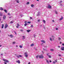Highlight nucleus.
Masks as SVG:
<instances>
[{
	"label": "nucleus",
	"instance_id": "e433bc0d",
	"mask_svg": "<svg viewBox=\"0 0 64 64\" xmlns=\"http://www.w3.org/2000/svg\"><path fill=\"white\" fill-rule=\"evenodd\" d=\"M55 13L56 14H57V12L56 11H55Z\"/></svg>",
	"mask_w": 64,
	"mask_h": 64
},
{
	"label": "nucleus",
	"instance_id": "20e7f679",
	"mask_svg": "<svg viewBox=\"0 0 64 64\" xmlns=\"http://www.w3.org/2000/svg\"><path fill=\"white\" fill-rule=\"evenodd\" d=\"M24 55L25 56V57H26V58H27L28 57V54H27L26 52H25L24 53Z\"/></svg>",
	"mask_w": 64,
	"mask_h": 64
},
{
	"label": "nucleus",
	"instance_id": "423d86ee",
	"mask_svg": "<svg viewBox=\"0 0 64 64\" xmlns=\"http://www.w3.org/2000/svg\"><path fill=\"white\" fill-rule=\"evenodd\" d=\"M57 62V60H55V61H54L52 62V63L53 64H55L56 62Z\"/></svg>",
	"mask_w": 64,
	"mask_h": 64
},
{
	"label": "nucleus",
	"instance_id": "4be33fe9",
	"mask_svg": "<svg viewBox=\"0 0 64 64\" xmlns=\"http://www.w3.org/2000/svg\"><path fill=\"white\" fill-rule=\"evenodd\" d=\"M51 51L53 52L54 51V49H51L50 50Z\"/></svg>",
	"mask_w": 64,
	"mask_h": 64
},
{
	"label": "nucleus",
	"instance_id": "79ce46f5",
	"mask_svg": "<svg viewBox=\"0 0 64 64\" xmlns=\"http://www.w3.org/2000/svg\"><path fill=\"white\" fill-rule=\"evenodd\" d=\"M17 57V58H18L20 57L19 56H18Z\"/></svg>",
	"mask_w": 64,
	"mask_h": 64
},
{
	"label": "nucleus",
	"instance_id": "58836bf2",
	"mask_svg": "<svg viewBox=\"0 0 64 64\" xmlns=\"http://www.w3.org/2000/svg\"><path fill=\"white\" fill-rule=\"evenodd\" d=\"M31 27H33V25H31Z\"/></svg>",
	"mask_w": 64,
	"mask_h": 64
},
{
	"label": "nucleus",
	"instance_id": "09e8293b",
	"mask_svg": "<svg viewBox=\"0 0 64 64\" xmlns=\"http://www.w3.org/2000/svg\"><path fill=\"white\" fill-rule=\"evenodd\" d=\"M8 15H10V13H9L8 14Z\"/></svg>",
	"mask_w": 64,
	"mask_h": 64
},
{
	"label": "nucleus",
	"instance_id": "72a5a7b5",
	"mask_svg": "<svg viewBox=\"0 0 64 64\" xmlns=\"http://www.w3.org/2000/svg\"><path fill=\"white\" fill-rule=\"evenodd\" d=\"M40 19H39V20H38V22H40Z\"/></svg>",
	"mask_w": 64,
	"mask_h": 64
},
{
	"label": "nucleus",
	"instance_id": "0eeeda50",
	"mask_svg": "<svg viewBox=\"0 0 64 64\" xmlns=\"http://www.w3.org/2000/svg\"><path fill=\"white\" fill-rule=\"evenodd\" d=\"M40 15V12H38V14H37V16H39Z\"/></svg>",
	"mask_w": 64,
	"mask_h": 64
},
{
	"label": "nucleus",
	"instance_id": "9d476101",
	"mask_svg": "<svg viewBox=\"0 0 64 64\" xmlns=\"http://www.w3.org/2000/svg\"><path fill=\"white\" fill-rule=\"evenodd\" d=\"M61 50L63 51L64 50V47H62Z\"/></svg>",
	"mask_w": 64,
	"mask_h": 64
},
{
	"label": "nucleus",
	"instance_id": "393cba45",
	"mask_svg": "<svg viewBox=\"0 0 64 64\" xmlns=\"http://www.w3.org/2000/svg\"><path fill=\"white\" fill-rule=\"evenodd\" d=\"M42 21L44 23H45V20H43Z\"/></svg>",
	"mask_w": 64,
	"mask_h": 64
},
{
	"label": "nucleus",
	"instance_id": "39448f33",
	"mask_svg": "<svg viewBox=\"0 0 64 64\" xmlns=\"http://www.w3.org/2000/svg\"><path fill=\"white\" fill-rule=\"evenodd\" d=\"M8 36H9V37H11V38H13V35H12V34H10V35H8Z\"/></svg>",
	"mask_w": 64,
	"mask_h": 64
},
{
	"label": "nucleus",
	"instance_id": "de8ad7c7",
	"mask_svg": "<svg viewBox=\"0 0 64 64\" xmlns=\"http://www.w3.org/2000/svg\"><path fill=\"white\" fill-rule=\"evenodd\" d=\"M14 33L16 35H17V34H16V32H14Z\"/></svg>",
	"mask_w": 64,
	"mask_h": 64
},
{
	"label": "nucleus",
	"instance_id": "680f3d73",
	"mask_svg": "<svg viewBox=\"0 0 64 64\" xmlns=\"http://www.w3.org/2000/svg\"><path fill=\"white\" fill-rule=\"evenodd\" d=\"M2 46V45H0V47H1Z\"/></svg>",
	"mask_w": 64,
	"mask_h": 64
},
{
	"label": "nucleus",
	"instance_id": "ea45409f",
	"mask_svg": "<svg viewBox=\"0 0 64 64\" xmlns=\"http://www.w3.org/2000/svg\"><path fill=\"white\" fill-rule=\"evenodd\" d=\"M15 42H13L12 44H15Z\"/></svg>",
	"mask_w": 64,
	"mask_h": 64
},
{
	"label": "nucleus",
	"instance_id": "f8f14e48",
	"mask_svg": "<svg viewBox=\"0 0 64 64\" xmlns=\"http://www.w3.org/2000/svg\"><path fill=\"white\" fill-rule=\"evenodd\" d=\"M41 42H42L44 43H45V41L44 40H41Z\"/></svg>",
	"mask_w": 64,
	"mask_h": 64
},
{
	"label": "nucleus",
	"instance_id": "e2e57ef3",
	"mask_svg": "<svg viewBox=\"0 0 64 64\" xmlns=\"http://www.w3.org/2000/svg\"><path fill=\"white\" fill-rule=\"evenodd\" d=\"M40 27H42V25H40Z\"/></svg>",
	"mask_w": 64,
	"mask_h": 64
},
{
	"label": "nucleus",
	"instance_id": "c03bdc74",
	"mask_svg": "<svg viewBox=\"0 0 64 64\" xmlns=\"http://www.w3.org/2000/svg\"><path fill=\"white\" fill-rule=\"evenodd\" d=\"M58 56H61V55H60V54H58Z\"/></svg>",
	"mask_w": 64,
	"mask_h": 64
},
{
	"label": "nucleus",
	"instance_id": "49530a36",
	"mask_svg": "<svg viewBox=\"0 0 64 64\" xmlns=\"http://www.w3.org/2000/svg\"><path fill=\"white\" fill-rule=\"evenodd\" d=\"M27 21H25V22H24L25 23H27Z\"/></svg>",
	"mask_w": 64,
	"mask_h": 64
},
{
	"label": "nucleus",
	"instance_id": "8fccbe9b",
	"mask_svg": "<svg viewBox=\"0 0 64 64\" xmlns=\"http://www.w3.org/2000/svg\"><path fill=\"white\" fill-rule=\"evenodd\" d=\"M56 30H58V28H56Z\"/></svg>",
	"mask_w": 64,
	"mask_h": 64
},
{
	"label": "nucleus",
	"instance_id": "603ef678",
	"mask_svg": "<svg viewBox=\"0 0 64 64\" xmlns=\"http://www.w3.org/2000/svg\"><path fill=\"white\" fill-rule=\"evenodd\" d=\"M58 48H60V46H58Z\"/></svg>",
	"mask_w": 64,
	"mask_h": 64
},
{
	"label": "nucleus",
	"instance_id": "ddd939ff",
	"mask_svg": "<svg viewBox=\"0 0 64 64\" xmlns=\"http://www.w3.org/2000/svg\"><path fill=\"white\" fill-rule=\"evenodd\" d=\"M48 8H50V9H51V6L49 5H48Z\"/></svg>",
	"mask_w": 64,
	"mask_h": 64
},
{
	"label": "nucleus",
	"instance_id": "f257e3e1",
	"mask_svg": "<svg viewBox=\"0 0 64 64\" xmlns=\"http://www.w3.org/2000/svg\"><path fill=\"white\" fill-rule=\"evenodd\" d=\"M39 58L40 59H41V58H44V57L43 55H40L39 56V55H38L36 56V58Z\"/></svg>",
	"mask_w": 64,
	"mask_h": 64
},
{
	"label": "nucleus",
	"instance_id": "f3484780",
	"mask_svg": "<svg viewBox=\"0 0 64 64\" xmlns=\"http://www.w3.org/2000/svg\"><path fill=\"white\" fill-rule=\"evenodd\" d=\"M18 63H20V62L19 60H18V61H16Z\"/></svg>",
	"mask_w": 64,
	"mask_h": 64
},
{
	"label": "nucleus",
	"instance_id": "4468645a",
	"mask_svg": "<svg viewBox=\"0 0 64 64\" xmlns=\"http://www.w3.org/2000/svg\"><path fill=\"white\" fill-rule=\"evenodd\" d=\"M62 18H60V21L61 20H62L63 19V16H62L61 17Z\"/></svg>",
	"mask_w": 64,
	"mask_h": 64
},
{
	"label": "nucleus",
	"instance_id": "a211bd4d",
	"mask_svg": "<svg viewBox=\"0 0 64 64\" xmlns=\"http://www.w3.org/2000/svg\"><path fill=\"white\" fill-rule=\"evenodd\" d=\"M28 24H27V23H25L24 24V26H25V27H26V26Z\"/></svg>",
	"mask_w": 64,
	"mask_h": 64
},
{
	"label": "nucleus",
	"instance_id": "c9c22d12",
	"mask_svg": "<svg viewBox=\"0 0 64 64\" xmlns=\"http://www.w3.org/2000/svg\"><path fill=\"white\" fill-rule=\"evenodd\" d=\"M62 1H60L59 3H62Z\"/></svg>",
	"mask_w": 64,
	"mask_h": 64
},
{
	"label": "nucleus",
	"instance_id": "2eb2a0df",
	"mask_svg": "<svg viewBox=\"0 0 64 64\" xmlns=\"http://www.w3.org/2000/svg\"><path fill=\"white\" fill-rule=\"evenodd\" d=\"M22 38H22L23 40H24V39H25V36H22Z\"/></svg>",
	"mask_w": 64,
	"mask_h": 64
},
{
	"label": "nucleus",
	"instance_id": "c756f323",
	"mask_svg": "<svg viewBox=\"0 0 64 64\" xmlns=\"http://www.w3.org/2000/svg\"><path fill=\"white\" fill-rule=\"evenodd\" d=\"M48 57L49 58H51V56H48Z\"/></svg>",
	"mask_w": 64,
	"mask_h": 64
},
{
	"label": "nucleus",
	"instance_id": "4d7b16f0",
	"mask_svg": "<svg viewBox=\"0 0 64 64\" xmlns=\"http://www.w3.org/2000/svg\"><path fill=\"white\" fill-rule=\"evenodd\" d=\"M1 55H3V54H1Z\"/></svg>",
	"mask_w": 64,
	"mask_h": 64
},
{
	"label": "nucleus",
	"instance_id": "338daca9",
	"mask_svg": "<svg viewBox=\"0 0 64 64\" xmlns=\"http://www.w3.org/2000/svg\"><path fill=\"white\" fill-rule=\"evenodd\" d=\"M1 20V18H0V20Z\"/></svg>",
	"mask_w": 64,
	"mask_h": 64
},
{
	"label": "nucleus",
	"instance_id": "bb28decb",
	"mask_svg": "<svg viewBox=\"0 0 64 64\" xmlns=\"http://www.w3.org/2000/svg\"><path fill=\"white\" fill-rule=\"evenodd\" d=\"M33 45H34V44H31V46H33Z\"/></svg>",
	"mask_w": 64,
	"mask_h": 64
},
{
	"label": "nucleus",
	"instance_id": "a18cd8bd",
	"mask_svg": "<svg viewBox=\"0 0 64 64\" xmlns=\"http://www.w3.org/2000/svg\"><path fill=\"white\" fill-rule=\"evenodd\" d=\"M13 23V21H12L11 22H10V23Z\"/></svg>",
	"mask_w": 64,
	"mask_h": 64
},
{
	"label": "nucleus",
	"instance_id": "7c9ffc66",
	"mask_svg": "<svg viewBox=\"0 0 64 64\" xmlns=\"http://www.w3.org/2000/svg\"><path fill=\"white\" fill-rule=\"evenodd\" d=\"M34 6V5H33V4H31V6L32 7H33Z\"/></svg>",
	"mask_w": 64,
	"mask_h": 64
},
{
	"label": "nucleus",
	"instance_id": "13d9d810",
	"mask_svg": "<svg viewBox=\"0 0 64 64\" xmlns=\"http://www.w3.org/2000/svg\"><path fill=\"white\" fill-rule=\"evenodd\" d=\"M52 22H54V20H52Z\"/></svg>",
	"mask_w": 64,
	"mask_h": 64
},
{
	"label": "nucleus",
	"instance_id": "412c9836",
	"mask_svg": "<svg viewBox=\"0 0 64 64\" xmlns=\"http://www.w3.org/2000/svg\"><path fill=\"white\" fill-rule=\"evenodd\" d=\"M19 47L20 48H22L23 47H22V46L21 45H20L19 46Z\"/></svg>",
	"mask_w": 64,
	"mask_h": 64
},
{
	"label": "nucleus",
	"instance_id": "c85d7f7f",
	"mask_svg": "<svg viewBox=\"0 0 64 64\" xmlns=\"http://www.w3.org/2000/svg\"><path fill=\"white\" fill-rule=\"evenodd\" d=\"M4 27V24H2V28H3V27Z\"/></svg>",
	"mask_w": 64,
	"mask_h": 64
},
{
	"label": "nucleus",
	"instance_id": "473e14b6",
	"mask_svg": "<svg viewBox=\"0 0 64 64\" xmlns=\"http://www.w3.org/2000/svg\"><path fill=\"white\" fill-rule=\"evenodd\" d=\"M46 62L48 64L49 63V61H48V60H46Z\"/></svg>",
	"mask_w": 64,
	"mask_h": 64
},
{
	"label": "nucleus",
	"instance_id": "f03ea898",
	"mask_svg": "<svg viewBox=\"0 0 64 64\" xmlns=\"http://www.w3.org/2000/svg\"><path fill=\"white\" fill-rule=\"evenodd\" d=\"M3 60L4 61H5L4 62V64H7V63H6V62H8V63L9 62V61H8V60H7L6 59H3Z\"/></svg>",
	"mask_w": 64,
	"mask_h": 64
},
{
	"label": "nucleus",
	"instance_id": "3c124183",
	"mask_svg": "<svg viewBox=\"0 0 64 64\" xmlns=\"http://www.w3.org/2000/svg\"><path fill=\"white\" fill-rule=\"evenodd\" d=\"M30 19H32V18L31 17H30Z\"/></svg>",
	"mask_w": 64,
	"mask_h": 64
},
{
	"label": "nucleus",
	"instance_id": "b1692460",
	"mask_svg": "<svg viewBox=\"0 0 64 64\" xmlns=\"http://www.w3.org/2000/svg\"><path fill=\"white\" fill-rule=\"evenodd\" d=\"M2 16V13H0V16Z\"/></svg>",
	"mask_w": 64,
	"mask_h": 64
},
{
	"label": "nucleus",
	"instance_id": "864d4df0",
	"mask_svg": "<svg viewBox=\"0 0 64 64\" xmlns=\"http://www.w3.org/2000/svg\"><path fill=\"white\" fill-rule=\"evenodd\" d=\"M50 62L51 63L52 62V61L51 60H50Z\"/></svg>",
	"mask_w": 64,
	"mask_h": 64
},
{
	"label": "nucleus",
	"instance_id": "a19ab883",
	"mask_svg": "<svg viewBox=\"0 0 64 64\" xmlns=\"http://www.w3.org/2000/svg\"><path fill=\"white\" fill-rule=\"evenodd\" d=\"M20 30V31H21L22 32H23V30L21 29V30Z\"/></svg>",
	"mask_w": 64,
	"mask_h": 64
},
{
	"label": "nucleus",
	"instance_id": "774afa93",
	"mask_svg": "<svg viewBox=\"0 0 64 64\" xmlns=\"http://www.w3.org/2000/svg\"><path fill=\"white\" fill-rule=\"evenodd\" d=\"M0 32H1V30H0Z\"/></svg>",
	"mask_w": 64,
	"mask_h": 64
},
{
	"label": "nucleus",
	"instance_id": "bf43d9fd",
	"mask_svg": "<svg viewBox=\"0 0 64 64\" xmlns=\"http://www.w3.org/2000/svg\"><path fill=\"white\" fill-rule=\"evenodd\" d=\"M16 47H18V46L17 45L16 46Z\"/></svg>",
	"mask_w": 64,
	"mask_h": 64
},
{
	"label": "nucleus",
	"instance_id": "1a4fd4ad",
	"mask_svg": "<svg viewBox=\"0 0 64 64\" xmlns=\"http://www.w3.org/2000/svg\"><path fill=\"white\" fill-rule=\"evenodd\" d=\"M17 26H16V28H19V24H17Z\"/></svg>",
	"mask_w": 64,
	"mask_h": 64
},
{
	"label": "nucleus",
	"instance_id": "7ed1b4c3",
	"mask_svg": "<svg viewBox=\"0 0 64 64\" xmlns=\"http://www.w3.org/2000/svg\"><path fill=\"white\" fill-rule=\"evenodd\" d=\"M54 37L53 36H52L50 38V40L51 41H52V40H54Z\"/></svg>",
	"mask_w": 64,
	"mask_h": 64
},
{
	"label": "nucleus",
	"instance_id": "052dcab7",
	"mask_svg": "<svg viewBox=\"0 0 64 64\" xmlns=\"http://www.w3.org/2000/svg\"><path fill=\"white\" fill-rule=\"evenodd\" d=\"M42 53H43V54H44V53L42 51Z\"/></svg>",
	"mask_w": 64,
	"mask_h": 64
},
{
	"label": "nucleus",
	"instance_id": "37998d69",
	"mask_svg": "<svg viewBox=\"0 0 64 64\" xmlns=\"http://www.w3.org/2000/svg\"><path fill=\"white\" fill-rule=\"evenodd\" d=\"M49 53H48V54H47V55H48V56H49Z\"/></svg>",
	"mask_w": 64,
	"mask_h": 64
},
{
	"label": "nucleus",
	"instance_id": "6e6d98bb",
	"mask_svg": "<svg viewBox=\"0 0 64 64\" xmlns=\"http://www.w3.org/2000/svg\"><path fill=\"white\" fill-rule=\"evenodd\" d=\"M43 50H45L44 48H43Z\"/></svg>",
	"mask_w": 64,
	"mask_h": 64
},
{
	"label": "nucleus",
	"instance_id": "6e6552de",
	"mask_svg": "<svg viewBox=\"0 0 64 64\" xmlns=\"http://www.w3.org/2000/svg\"><path fill=\"white\" fill-rule=\"evenodd\" d=\"M6 17L5 16H4L3 17V19L4 20H5L6 19Z\"/></svg>",
	"mask_w": 64,
	"mask_h": 64
},
{
	"label": "nucleus",
	"instance_id": "9b49d317",
	"mask_svg": "<svg viewBox=\"0 0 64 64\" xmlns=\"http://www.w3.org/2000/svg\"><path fill=\"white\" fill-rule=\"evenodd\" d=\"M7 27H8V25H7V24H6L4 28L5 29L6 28H7Z\"/></svg>",
	"mask_w": 64,
	"mask_h": 64
},
{
	"label": "nucleus",
	"instance_id": "69168bd1",
	"mask_svg": "<svg viewBox=\"0 0 64 64\" xmlns=\"http://www.w3.org/2000/svg\"><path fill=\"white\" fill-rule=\"evenodd\" d=\"M60 44H62V43L61 42H60Z\"/></svg>",
	"mask_w": 64,
	"mask_h": 64
},
{
	"label": "nucleus",
	"instance_id": "f704fd0d",
	"mask_svg": "<svg viewBox=\"0 0 64 64\" xmlns=\"http://www.w3.org/2000/svg\"><path fill=\"white\" fill-rule=\"evenodd\" d=\"M29 3H30L29 2H27L26 4H28H28H29Z\"/></svg>",
	"mask_w": 64,
	"mask_h": 64
},
{
	"label": "nucleus",
	"instance_id": "4c0bfd02",
	"mask_svg": "<svg viewBox=\"0 0 64 64\" xmlns=\"http://www.w3.org/2000/svg\"><path fill=\"white\" fill-rule=\"evenodd\" d=\"M34 38H35V36H36V35H35V34H34Z\"/></svg>",
	"mask_w": 64,
	"mask_h": 64
},
{
	"label": "nucleus",
	"instance_id": "cd10ccee",
	"mask_svg": "<svg viewBox=\"0 0 64 64\" xmlns=\"http://www.w3.org/2000/svg\"><path fill=\"white\" fill-rule=\"evenodd\" d=\"M19 56H20V57H23V56L22 55H19Z\"/></svg>",
	"mask_w": 64,
	"mask_h": 64
},
{
	"label": "nucleus",
	"instance_id": "5fc2aeb1",
	"mask_svg": "<svg viewBox=\"0 0 64 64\" xmlns=\"http://www.w3.org/2000/svg\"><path fill=\"white\" fill-rule=\"evenodd\" d=\"M62 45H63V46H64V44H62Z\"/></svg>",
	"mask_w": 64,
	"mask_h": 64
},
{
	"label": "nucleus",
	"instance_id": "dca6fc26",
	"mask_svg": "<svg viewBox=\"0 0 64 64\" xmlns=\"http://www.w3.org/2000/svg\"><path fill=\"white\" fill-rule=\"evenodd\" d=\"M0 10H3V8L2 7L0 8Z\"/></svg>",
	"mask_w": 64,
	"mask_h": 64
},
{
	"label": "nucleus",
	"instance_id": "0e129e2a",
	"mask_svg": "<svg viewBox=\"0 0 64 64\" xmlns=\"http://www.w3.org/2000/svg\"><path fill=\"white\" fill-rule=\"evenodd\" d=\"M37 1H39V0H37Z\"/></svg>",
	"mask_w": 64,
	"mask_h": 64
},
{
	"label": "nucleus",
	"instance_id": "aec40b11",
	"mask_svg": "<svg viewBox=\"0 0 64 64\" xmlns=\"http://www.w3.org/2000/svg\"><path fill=\"white\" fill-rule=\"evenodd\" d=\"M4 12H6V13H7V10H4Z\"/></svg>",
	"mask_w": 64,
	"mask_h": 64
},
{
	"label": "nucleus",
	"instance_id": "6ab92c4d",
	"mask_svg": "<svg viewBox=\"0 0 64 64\" xmlns=\"http://www.w3.org/2000/svg\"><path fill=\"white\" fill-rule=\"evenodd\" d=\"M30 31H31V30H27V32H28V33H29V32H30Z\"/></svg>",
	"mask_w": 64,
	"mask_h": 64
},
{
	"label": "nucleus",
	"instance_id": "a878e982",
	"mask_svg": "<svg viewBox=\"0 0 64 64\" xmlns=\"http://www.w3.org/2000/svg\"><path fill=\"white\" fill-rule=\"evenodd\" d=\"M58 40H59V41H60V40H61V38H58Z\"/></svg>",
	"mask_w": 64,
	"mask_h": 64
},
{
	"label": "nucleus",
	"instance_id": "5701e85b",
	"mask_svg": "<svg viewBox=\"0 0 64 64\" xmlns=\"http://www.w3.org/2000/svg\"><path fill=\"white\" fill-rule=\"evenodd\" d=\"M16 1L17 3H19V0H16Z\"/></svg>",
	"mask_w": 64,
	"mask_h": 64
},
{
	"label": "nucleus",
	"instance_id": "2f4dec72",
	"mask_svg": "<svg viewBox=\"0 0 64 64\" xmlns=\"http://www.w3.org/2000/svg\"><path fill=\"white\" fill-rule=\"evenodd\" d=\"M28 24H30V23H31V22H28Z\"/></svg>",
	"mask_w": 64,
	"mask_h": 64
}]
</instances>
